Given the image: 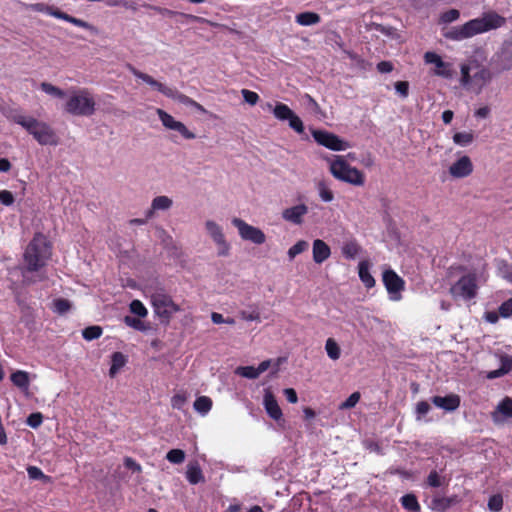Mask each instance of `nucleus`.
<instances>
[{
	"label": "nucleus",
	"mask_w": 512,
	"mask_h": 512,
	"mask_svg": "<svg viewBox=\"0 0 512 512\" xmlns=\"http://www.w3.org/2000/svg\"><path fill=\"white\" fill-rule=\"evenodd\" d=\"M50 255V248L45 236L40 233L36 234L27 245L20 266L22 281L25 285L46 279L43 268L46 266Z\"/></svg>",
	"instance_id": "f257e3e1"
},
{
	"label": "nucleus",
	"mask_w": 512,
	"mask_h": 512,
	"mask_svg": "<svg viewBox=\"0 0 512 512\" xmlns=\"http://www.w3.org/2000/svg\"><path fill=\"white\" fill-rule=\"evenodd\" d=\"M506 24V18L495 11L484 12L481 17L474 18L461 26L452 27L443 35L452 41H462L475 35L496 30Z\"/></svg>",
	"instance_id": "f03ea898"
},
{
	"label": "nucleus",
	"mask_w": 512,
	"mask_h": 512,
	"mask_svg": "<svg viewBox=\"0 0 512 512\" xmlns=\"http://www.w3.org/2000/svg\"><path fill=\"white\" fill-rule=\"evenodd\" d=\"M460 72L461 86L475 94H480L483 88L492 80L491 71L476 60L471 64H461Z\"/></svg>",
	"instance_id": "7ed1b4c3"
},
{
	"label": "nucleus",
	"mask_w": 512,
	"mask_h": 512,
	"mask_svg": "<svg viewBox=\"0 0 512 512\" xmlns=\"http://www.w3.org/2000/svg\"><path fill=\"white\" fill-rule=\"evenodd\" d=\"M10 119L23 127L40 145L57 144L56 134L47 123L18 112L11 114Z\"/></svg>",
	"instance_id": "20e7f679"
},
{
	"label": "nucleus",
	"mask_w": 512,
	"mask_h": 512,
	"mask_svg": "<svg viewBox=\"0 0 512 512\" xmlns=\"http://www.w3.org/2000/svg\"><path fill=\"white\" fill-rule=\"evenodd\" d=\"M64 111L73 116H91L95 113V100L86 88L72 89L68 92Z\"/></svg>",
	"instance_id": "39448f33"
},
{
	"label": "nucleus",
	"mask_w": 512,
	"mask_h": 512,
	"mask_svg": "<svg viewBox=\"0 0 512 512\" xmlns=\"http://www.w3.org/2000/svg\"><path fill=\"white\" fill-rule=\"evenodd\" d=\"M151 303L155 314L165 323L180 311V307L163 290H157L151 295Z\"/></svg>",
	"instance_id": "423d86ee"
},
{
	"label": "nucleus",
	"mask_w": 512,
	"mask_h": 512,
	"mask_svg": "<svg viewBox=\"0 0 512 512\" xmlns=\"http://www.w3.org/2000/svg\"><path fill=\"white\" fill-rule=\"evenodd\" d=\"M478 292L476 273H468L463 275L456 283H454L449 293L454 299H463L469 301L476 297Z\"/></svg>",
	"instance_id": "0eeeda50"
},
{
	"label": "nucleus",
	"mask_w": 512,
	"mask_h": 512,
	"mask_svg": "<svg viewBox=\"0 0 512 512\" xmlns=\"http://www.w3.org/2000/svg\"><path fill=\"white\" fill-rule=\"evenodd\" d=\"M32 9L34 11L46 13V14L53 16L57 19L64 20V21L69 22L75 26L87 29L95 35H97L99 33V30L95 26L91 25L90 23H88L82 19L73 17V16L59 10L58 8L53 7V6H48L43 3H36V4L32 5Z\"/></svg>",
	"instance_id": "6e6552de"
},
{
	"label": "nucleus",
	"mask_w": 512,
	"mask_h": 512,
	"mask_svg": "<svg viewBox=\"0 0 512 512\" xmlns=\"http://www.w3.org/2000/svg\"><path fill=\"white\" fill-rule=\"evenodd\" d=\"M205 230L217 247L218 256L227 257L230 254L231 246L226 240L223 228L214 220H206Z\"/></svg>",
	"instance_id": "1a4fd4ad"
},
{
	"label": "nucleus",
	"mask_w": 512,
	"mask_h": 512,
	"mask_svg": "<svg viewBox=\"0 0 512 512\" xmlns=\"http://www.w3.org/2000/svg\"><path fill=\"white\" fill-rule=\"evenodd\" d=\"M382 281L392 301L402 299V291L405 289V281L393 269L389 268L383 271Z\"/></svg>",
	"instance_id": "9d476101"
},
{
	"label": "nucleus",
	"mask_w": 512,
	"mask_h": 512,
	"mask_svg": "<svg viewBox=\"0 0 512 512\" xmlns=\"http://www.w3.org/2000/svg\"><path fill=\"white\" fill-rule=\"evenodd\" d=\"M231 222L233 226L237 228L241 239L245 241H250L256 245H261L265 243L266 236L264 232L258 227L252 226L246 223L241 218L237 217L233 218Z\"/></svg>",
	"instance_id": "9b49d317"
},
{
	"label": "nucleus",
	"mask_w": 512,
	"mask_h": 512,
	"mask_svg": "<svg viewBox=\"0 0 512 512\" xmlns=\"http://www.w3.org/2000/svg\"><path fill=\"white\" fill-rule=\"evenodd\" d=\"M312 136L319 145L334 151H341L347 147L338 136L325 130L314 129L312 130Z\"/></svg>",
	"instance_id": "f8f14e48"
},
{
	"label": "nucleus",
	"mask_w": 512,
	"mask_h": 512,
	"mask_svg": "<svg viewBox=\"0 0 512 512\" xmlns=\"http://www.w3.org/2000/svg\"><path fill=\"white\" fill-rule=\"evenodd\" d=\"M424 61L428 64H434V74L445 79H451L454 75L453 65L449 62H445L435 52H426L424 54Z\"/></svg>",
	"instance_id": "ddd939ff"
},
{
	"label": "nucleus",
	"mask_w": 512,
	"mask_h": 512,
	"mask_svg": "<svg viewBox=\"0 0 512 512\" xmlns=\"http://www.w3.org/2000/svg\"><path fill=\"white\" fill-rule=\"evenodd\" d=\"M330 171L335 178L352 183V169L342 156H334L330 162Z\"/></svg>",
	"instance_id": "4468645a"
},
{
	"label": "nucleus",
	"mask_w": 512,
	"mask_h": 512,
	"mask_svg": "<svg viewBox=\"0 0 512 512\" xmlns=\"http://www.w3.org/2000/svg\"><path fill=\"white\" fill-rule=\"evenodd\" d=\"M263 406L270 418L278 423L284 422L282 410L270 389L264 390Z\"/></svg>",
	"instance_id": "2eb2a0df"
},
{
	"label": "nucleus",
	"mask_w": 512,
	"mask_h": 512,
	"mask_svg": "<svg viewBox=\"0 0 512 512\" xmlns=\"http://www.w3.org/2000/svg\"><path fill=\"white\" fill-rule=\"evenodd\" d=\"M431 402L438 408L453 412L459 408L461 399L459 395L450 393L446 396H433Z\"/></svg>",
	"instance_id": "dca6fc26"
},
{
	"label": "nucleus",
	"mask_w": 512,
	"mask_h": 512,
	"mask_svg": "<svg viewBox=\"0 0 512 512\" xmlns=\"http://www.w3.org/2000/svg\"><path fill=\"white\" fill-rule=\"evenodd\" d=\"M473 172V164L468 156H462L449 167V173L454 178H464Z\"/></svg>",
	"instance_id": "f3484780"
},
{
	"label": "nucleus",
	"mask_w": 512,
	"mask_h": 512,
	"mask_svg": "<svg viewBox=\"0 0 512 512\" xmlns=\"http://www.w3.org/2000/svg\"><path fill=\"white\" fill-rule=\"evenodd\" d=\"M127 68L136 78L142 80L143 82H145L146 84L151 86L153 89L159 91L163 95L166 96L168 94V92H170V87H168V86L158 82L157 80H155L150 75L139 71L138 69H136L131 64L127 65Z\"/></svg>",
	"instance_id": "a211bd4d"
},
{
	"label": "nucleus",
	"mask_w": 512,
	"mask_h": 512,
	"mask_svg": "<svg viewBox=\"0 0 512 512\" xmlns=\"http://www.w3.org/2000/svg\"><path fill=\"white\" fill-rule=\"evenodd\" d=\"M308 212V207L304 204H299L290 208L285 209L282 212V217L284 220L291 222L293 224H301L302 217L306 215Z\"/></svg>",
	"instance_id": "6ab92c4d"
},
{
	"label": "nucleus",
	"mask_w": 512,
	"mask_h": 512,
	"mask_svg": "<svg viewBox=\"0 0 512 512\" xmlns=\"http://www.w3.org/2000/svg\"><path fill=\"white\" fill-rule=\"evenodd\" d=\"M371 263L368 260H362L358 264V276L367 289L375 286V279L371 274Z\"/></svg>",
	"instance_id": "aec40b11"
},
{
	"label": "nucleus",
	"mask_w": 512,
	"mask_h": 512,
	"mask_svg": "<svg viewBox=\"0 0 512 512\" xmlns=\"http://www.w3.org/2000/svg\"><path fill=\"white\" fill-rule=\"evenodd\" d=\"M173 205V200L168 196L162 195L153 198L150 209L146 212V218H152L155 211L169 210Z\"/></svg>",
	"instance_id": "412c9836"
},
{
	"label": "nucleus",
	"mask_w": 512,
	"mask_h": 512,
	"mask_svg": "<svg viewBox=\"0 0 512 512\" xmlns=\"http://www.w3.org/2000/svg\"><path fill=\"white\" fill-rule=\"evenodd\" d=\"M313 260L315 263L321 264L327 260L331 254L329 246L320 239L313 242Z\"/></svg>",
	"instance_id": "4be33fe9"
},
{
	"label": "nucleus",
	"mask_w": 512,
	"mask_h": 512,
	"mask_svg": "<svg viewBox=\"0 0 512 512\" xmlns=\"http://www.w3.org/2000/svg\"><path fill=\"white\" fill-rule=\"evenodd\" d=\"M10 380L16 387L21 389L23 392H27L29 390L30 377L28 372L18 370L11 374Z\"/></svg>",
	"instance_id": "5701e85b"
},
{
	"label": "nucleus",
	"mask_w": 512,
	"mask_h": 512,
	"mask_svg": "<svg viewBox=\"0 0 512 512\" xmlns=\"http://www.w3.org/2000/svg\"><path fill=\"white\" fill-rule=\"evenodd\" d=\"M456 503V497H434L430 508L435 512H445Z\"/></svg>",
	"instance_id": "b1692460"
},
{
	"label": "nucleus",
	"mask_w": 512,
	"mask_h": 512,
	"mask_svg": "<svg viewBox=\"0 0 512 512\" xmlns=\"http://www.w3.org/2000/svg\"><path fill=\"white\" fill-rule=\"evenodd\" d=\"M268 109H272L273 115L280 121L289 120L294 112L290 109V107L284 103H276L274 108L270 103L267 104Z\"/></svg>",
	"instance_id": "393cba45"
},
{
	"label": "nucleus",
	"mask_w": 512,
	"mask_h": 512,
	"mask_svg": "<svg viewBox=\"0 0 512 512\" xmlns=\"http://www.w3.org/2000/svg\"><path fill=\"white\" fill-rule=\"evenodd\" d=\"M186 478L193 485L204 481L202 470L198 463H189L187 466Z\"/></svg>",
	"instance_id": "a878e982"
},
{
	"label": "nucleus",
	"mask_w": 512,
	"mask_h": 512,
	"mask_svg": "<svg viewBox=\"0 0 512 512\" xmlns=\"http://www.w3.org/2000/svg\"><path fill=\"white\" fill-rule=\"evenodd\" d=\"M498 414H502L506 418H512V399L505 397L492 413L494 421H497Z\"/></svg>",
	"instance_id": "bb28decb"
},
{
	"label": "nucleus",
	"mask_w": 512,
	"mask_h": 512,
	"mask_svg": "<svg viewBox=\"0 0 512 512\" xmlns=\"http://www.w3.org/2000/svg\"><path fill=\"white\" fill-rule=\"evenodd\" d=\"M402 507L409 512H420L421 506L415 494L408 493L400 498Z\"/></svg>",
	"instance_id": "cd10ccee"
},
{
	"label": "nucleus",
	"mask_w": 512,
	"mask_h": 512,
	"mask_svg": "<svg viewBox=\"0 0 512 512\" xmlns=\"http://www.w3.org/2000/svg\"><path fill=\"white\" fill-rule=\"evenodd\" d=\"M296 22L301 26H311L318 24L321 20L320 16L315 12L299 13L295 17Z\"/></svg>",
	"instance_id": "c85d7f7f"
},
{
	"label": "nucleus",
	"mask_w": 512,
	"mask_h": 512,
	"mask_svg": "<svg viewBox=\"0 0 512 512\" xmlns=\"http://www.w3.org/2000/svg\"><path fill=\"white\" fill-rule=\"evenodd\" d=\"M112 364L109 370V375L114 377L119 370L126 364V357L121 352H114L111 357Z\"/></svg>",
	"instance_id": "c756f323"
},
{
	"label": "nucleus",
	"mask_w": 512,
	"mask_h": 512,
	"mask_svg": "<svg viewBox=\"0 0 512 512\" xmlns=\"http://www.w3.org/2000/svg\"><path fill=\"white\" fill-rule=\"evenodd\" d=\"M193 406L198 413L206 415L212 408V400L207 396H200L195 400Z\"/></svg>",
	"instance_id": "7c9ffc66"
},
{
	"label": "nucleus",
	"mask_w": 512,
	"mask_h": 512,
	"mask_svg": "<svg viewBox=\"0 0 512 512\" xmlns=\"http://www.w3.org/2000/svg\"><path fill=\"white\" fill-rule=\"evenodd\" d=\"M327 355L332 360H337L340 357V347L333 338H328L325 344Z\"/></svg>",
	"instance_id": "2f4dec72"
},
{
	"label": "nucleus",
	"mask_w": 512,
	"mask_h": 512,
	"mask_svg": "<svg viewBox=\"0 0 512 512\" xmlns=\"http://www.w3.org/2000/svg\"><path fill=\"white\" fill-rule=\"evenodd\" d=\"M40 88L43 92H45L46 94H49L53 97H56V98H64L67 94L60 88L52 85L51 83H48V82H42L40 84Z\"/></svg>",
	"instance_id": "473e14b6"
},
{
	"label": "nucleus",
	"mask_w": 512,
	"mask_h": 512,
	"mask_svg": "<svg viewBox=\"0 0 512 512\" xmlns=\"http://www.w3.org/2000/svg\"><path fill=\"white\" fill-rule=\"evenodd\" d=\"M474 140L472 132H457L453 135V141L455 144L460 146H467Z\"/></svg>",
	"instance_id": "72a5a7b5"
},
{
	"label": "nucleus",
	"mask_w": 512,
	"mask_h": 512,
	"mask_svg": "<svg viewBox=\"0 0 512 512\" xmlns=\"http://www.w3.org/2000/svg\"><path fill=\"white\" fill-rule=\"evenodd\" d=\"M157 115L166 129L172 130L178 122L172 115L162 109H157Z\"/></svg>",
	"instance_id": "f704fd0d"
},
{
	"label": "nucleus",
	"mask_w": 512,
	"mask_h": 512,
	"mask_svg": "<svg viewBox=\"0 0 512 512\" xmlns=\"http://www.w3.org/2000/svg\"><path fill=\"white\" fill-rule=\"evenodd\" d=\"M309 247V243L305 240H300L292 247L289 248L287 254L290 260H293L297 255L306 251Z\"/></svg>",
	"instance_id": "c9c22d12"
},
{
	"label": "nucleus",
	"mask_w": 512,
	"mask_h": 512,
	"mask_svg": "<svg viewBox=\"0 0 512 512\" xmlns=\"http://www.w3.org/2000/svg\"><path fill=\"white\" fill-rule=\"evenodd\" d=\"M166 96L168 98L178 101L181 104H184V105L190 106V107L192 106L193 101H194L192 98H190V97L186 96L185 94H182L172 88H170V92H168V94Z\"/></svg>",
	"instance_id": "e433bc0d"
},
{
	"label": "nucleus",
	"mask_w": 512,
	"mask_h": 512,
	"mask_svg": "<svg viewBox=\"0 0 512 512\" xmlns=\"http://www.w3.org/2000/svg\"><path fill=\"white\" fill-rule=\"evenodd\" d=\"M166 459L173 464H181L185 460V452L181 449H172L166 454Z\"/></svg>",
	"instance_id": "4c0bfd02"
},
{
	"label": "nucleus",
	"mask_w": 512,
	"mask_h": 512,
	"mask_svg": "<svg viewBox=\"0 0 512 512\" xmlns=\"http://www.w3.org/2000/svg\"><path fill=\"white\" fill-rule=\"evenodd\" d=\"M235 372L237 375L248 379H256L259 376L257 369L253 366H240Z\"/></svg>",
	"instance_id": "58836bf2"
},
{
	"label": "nucleus",
	"mask_w": 512,
	"mask_h": 512,
	"mask_svg": "<svg viewBox=\"0 0 512 512\" xmlns=\"http://www.w3.org/2000/svg\"><path fill=\"white\" fill-rule=\"evenodd\" d=\"M488 508L492 512H499L503 508V497L500 494L492 495L488 500Z\"/></svg>",
	"instance_id": "ea45409f"
},
{
	"label": "nucleus",
	"mask_w": 512,
	"mask_h": 512,
	"mask_svg": "<svg viewBox=\"0 0 512 512\" xmlns=\"http://www.w3.org/2000/svg\"><path fill=\"white\" fill-rule=\"evenodd\" d=\"M102 329L99 326H90L83 330L82 336L85 340L91 341L101 336Z\"/></svg>",
	"instance_id": "a19ab883"
},
{
	"label": "nucleus",
	"mask_w": 512,
	"mask_h": 512,
	"mask_svg": "<svg viewBox=\"0 0 512 512\" xmlns=\"http://www.w3.org/2000/svg\"><path fill=\"white\" fill-rule=\"evenodd\" d=\"M459 17H460L459 10L449 9L440 15V22L445 23V24L452 23V22L458 20Z\"/></svg>",
	"instance_id": "79ce46f5"
},
{
	"label": "nucleus",
	"mask_w": 512,
	"mask_h": 512,
	"mask_svg": "<svg viewBox=\"0 0 512 512\" xmlns=\"http://www.w3.org/2000/svg\"><path fill=\"white\" fill-rule=\"evenodd\" d=\"M124 323L127 326H129L135 330H138V331H145L147 329L145 324L140 319L133 317V316H129V315L125 316Z\"/></svg>",
	"instance_id": "37998d69"
},
{
	"label": "nucleus",
	"mask_w": 512,
	"mask_h": 512,
	"mask_svg": "<svg viewBox=\"0 0 512 512\" xmlns=\"http://www.w3.org/2000/svg\"><path fill=\"white\" fill-rule=\"evenodd\" d=\"M130 311L138 317H146L148 314L146 307L139 300H133L130 303Z\"/></svg>",
	"instance_id": "c03bdc74"
},
{
	"label": "nucleus",
	"mask_w": 512,
	"mask_h": 512,
	"mask_svg": "<svg viewBox=\"0 0 512 512\" xmlns=\"http://www.w3.org/2000/svg\"><path fill=\"white\" fill-rule=\"evenodd\" d=\"M54 311L59 314H64L68 312L71 308V304L67 299L59 298L56 299L53 303Z\"/></svg>",
	"instance_id": "a18cd8bd"
},
{
	"label": "nucleus",
	"mask_w": 512,
	"mask_h": 512,
	"mask_svg": "<svg viewBox=\"0 0 512 512\" xmlns=\"http://www.w3.org/2000/svg\"><path fill=\"white\" fill-rule=\"evenodd\" d=\"M318 191L319 196L323 201L330 202L333 200V193L324 182H320L318 184Z\"/></svg>",
	"instance_id": "49530a36"
},
{
	"label": "nucleus",
	"mask_w": 512,
	"mask_h": 512,
	"mask_svg": "<svg viewBox=\"0 0 512 512\" xmlns=\"http://www.w3.org/2000/svg\"><path fill=\"white\" fill-rule=\"evenodd\" d=\"M499 315L503 318L512 316V297L504 301L498 308Z\"/></svg>",
	"instance_id": "de8ad7c7"
},
{
	"label": "nucleus",
	"mask_w": 512,
	"mask_h": 512,
	"mask_svg": "<svg viewBox=\"0 0 512 512\" xmlns=\"http://www.w3.org/2000/svg\"><path fill=\"white\" fill-rule=\"evenodd\" d=\"M173 131H177L179 134H181L185 139H194L196 136L193 132L189 131L187 129V127L185 126L184 123L178 121L176 123V125L174 126V128L172 129Z\"/></svg>",
	"instance_id": "09e8293b"
},
{
	"label": "nucleus",
	"mask_w": 512,
	"mask_h": 512,
	"mask_svg": "<svg viewBox=\"0 0 512 512\" xmlns=\"http://www.w3.org/2000/svg\"><path fill=\"white\" fill-rule=\"evenodd\" d=\"M512 369V359L508 356L502 358V366L500 370L493 372L491 377L508 373Z\"/></svg>",
	"instance_id": "8fccbe9b"
},
{
	"label": "nucleus",
	"mask_w": 512,
	"mask_h": 512,
	"mask_svg": "<svg viewBox=\"0 0 512 512\" xmlns=\"http://www.w3.org/2000/svg\"><path fill=\"white\" fill-rule=\"evenodd\" d=\"M289 126L295 132L301 134L304 132V125L302 120L294 113L291 118H289Z\"/></svg>",
	"instance_id": "3c124183"
},
{
	"label": "nucleus",
	"mask_w": 512,
	"mask_h": 512,
	"mask_svg": "<svg viewBox=\"0 0 512 512\" xmlns=\"http://www.w3.org/2000/svg\"><path fill=\"white\" fill-rule=\"evenodd\" d=\"M187 402V396L182 393L174 395L171 399V405L173 408L181 410Z\"/></svg>",
	"instance_id": "603ef678"
},
{
	"label": "nucleus",
	"mask_w": 512,
	"mask_h": 512,
	"mask_svg": "<svg viewBox=\"0 0 512 512\" xmlns=\"http://www.w3.org/2000/svg\"><path fill=\"white\" fill-rule=\"evenodd\" d=\"M43 421V416L40 412L32 413L27 418V425L31 428H38Z\"/></svg>",
	"instance_id": "864d4df0"
},
{
	"label": "nucleus",
	"mask_w": 512,
	"mask_h": 512,
	"mask_svg": "<svg viewBox=\"0 0 512 512\" xmlns=\"http://www.w3.org/2000/svg\"><path fill=\"white\" fill-rule=\"evenodd\" d=\"M396 92L402 98H407L409 95V82L407 81H397L394 84Z\"/></svg>",
	"instance_id": "5fc2aeb1"
},
{
	"label": "nucleus",
	"mask_w": 512,
	"mask_h": 512,
	"mask_svg": "<svg viewBox=\"0 0 512 512\" xmlns=\"http://www.w3.org/2000/svg\"><path fill=\"white\" fill-rule=\"evenodd\" d=\"M427 485L433 488H438L442 485L441 477L437 471L433 470L429 473L427 477Z\"/></svg>",
	"instance_id": "6e6d98bb"
},
{
	"label": "nucleus",
	"mask_w": 512,
	"mask_h": 512,
	"mask_svg": "<svg viewBox=\"0 0 512 512\" xmlns=\"http://www.w3.org/2000/svg\"><path fill=\"white\" fill-rule=\"evenodd\" d=\"M241 93L244 100L250 105H255L259 100V95L254 91L243 89Z\"/></svg>",
	"instance_id": "4d7b16f0"
},
{
	"label": "nucleus",
	"mask_w": 512,
	"mask_h": 512,
	"mask_svg": "<svg viewBox=\"0 0 512 512\" xmlns=\"http://www.w3.org/2000/svg\"><path fill=\"white\" fill-rule=\"evenodd\" d=\"M0 202L5 206H10L14 203V196L8 190L0 191Z\"/></svg>",
	"instance_id": "13d9d810"
},
{
	"label": "nucleus",
	"mask_w": 512,
	"mask_h": 512,
	"mask_svg": "<svg viewBox=\"0 0 512 512\" xmlns=\"http://www.w3.org/2000/svg\"><path fill=\"white\" fill-rule=\"evenodd\" d=\"M241 319L245 320V321H260V314L258 311H252V312H248V311H240L239 313Z\"/></svg>",
	"instance_id": "bf43d9fd"
},
{
	"label": "nucleus",
	"mask_w": 512,
	"mask_h": 512,
	"mask_svg": "<svg viewBox=\"0 0 512 512\" xmlns=\"http://www.w3.org/2000/svg\"><path fill=\"white\" fill-rule=\"evenodd\" d=\"M27 473H28V476L33 480H38V479H42L45 477L42 470L36 466H29L27 468Z\"/></svg>",
	"instance_id": "052dcab7"
},
{
	"label": "nucleus",
	"mask_w": 512,
	"mask_h": 512,
	"mask_svg": "<svg viewBox=\"0 0 512 512\" xmlns=\"http://www.w3.org/2000/svg\"><path fill=\"white\" fill-rule=\"evenodd\" d=\"M430 405L426 401H419L416 405V413L419 417L426 415L430 411Z\"/></svg>",
	"instance_id": "680f3d73"
},
{
	"label": "nucleus",
	"mask_w": 512,
	"mask_h": 512,
	"mask_svg": "<svg viewBox=\"0 0 512 512\" xmlns=\"http://www.w3.org/2000/svg\"><path fill=\"white\" fill-rule=\"evenodd\" d=\"M124 465L127 469L132 470L133 472H141V466L131 457H126L124 459Z\"/></svg>",
	"instance_id": "e2e57ef3"
},
{
	"label": "nucleus",
	"mask_w": 512,
	"mask_h": 512,
	"mask_svg": "<svg viewBox=\"0 0 512 512\" xmlns=\"http://www.w3.org/2000/svg\"><path fill=\"white\" fill-rule=\"evenodd\" d=\"M394 69L393 63L390 61H381L377 64V70L380 73H390Z\"/></svg>",
	"instance_id": "0e129e2a"
},
{
	"label": "nucleus",
	"mask_w": 512,
	"mask_h": 512,
	"mask_svg": "<svg viewBox=\"0 0 512 512\" xmlns=\"http://www.w3.org/2000/svg\"><path fill=\"white\" fill-rule=\"evenodd\" d=\"M283 393L287 399L288 402L290 403H296L298 401V396H297V393L296 391L293 389V388H286L283 390Z\"/></svg>",
	"instance_id": "69168bd1"
},
{
	"label": "nucleus",
	"mask_w": 512,
	"mask_h": 512,
	"mask_svg": "<svg viewBox=\"0 0 512 512\" xmlns=\"http://www.w3.org/2000/svg\"><path fill=\"white\" fill-rule=\"evenodd\" d=\"M363 183H364V174L360 170L354 168V186L362 185Z\"/></svg>",
	"instance_id": "338daca9"
},
{
	"label": "nucleus",
	"mask_w": 512,
	"mask_h": 512,
	"mask_svg": "<svg viewBox=\"0 0 512 512\" xmlns=\"http://www.w3.org/2000/svg\"><path fill=\"white\" fill-rule=\"evenodd\" d=\"M454 113L451 110H445L442 113V120L445 124H450L453 120Z\"/></svg>",
	"instance_id": "774afa93"
}]
</instances>
